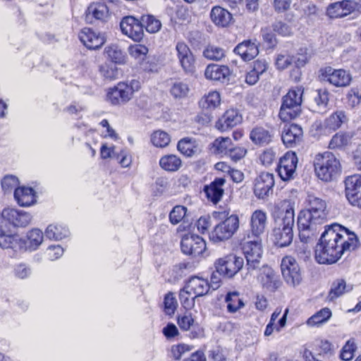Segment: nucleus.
<instances>
[{"label":"nucleus","mask_w":361,"mask_h":361,"mask_svg":"<svg viewBox=\"0 0 361 361\" xmlns=\"http://www.w3.org/2000/svg\"><path fill=\"white\" fill-rule=\"evenodd\" d=\"M357 235L339 224L329 226L322 234L314 250V257L319 264H331L336 262L346 251L357 247Z\"/></svg>","instance_id":"nucleus-1"},{"label":"nucleus","mask_w":361,"mask_h":361,"mask_svg":"<svg viewBox=\"0 0 361 361\" xmlns=\"http://www.w3.org/2000/svg\"><path fill=\"white\" fill-rule=\"evenodd\" d=\"M306 204V209L298 217L299 238L303 243L309 242L314 236L317 225L323 224L327 217L326 203L322 198L309 194Z\"/></svg>","instance_id":"nucleus-2"},{"label":"nucleus","mask_w":361,"mask_h":361,"mask_svg":"<svg viewBox=\"0 0 361 361\" xmlns=\"http://www.w3.org/2000/svg\"><path fill=\"white\" fill-rule=\"evenodd\" d=\"M286 207L282 217L275 219V226L272 230V240L274 243L281 247L288 246L293 241L294 226V207L290 201L283 203Z\"/></svg>","instance_id":"nucleus-3"},{"label":"nucleus","mask_w":361,"mask_h":361,"mask_svg":"<svg viewBox=\"0 0 361 361\" xmlns=\"http://www.w3.org/2000/svg\"><path fill=\"white\" fill-rule=\"evenodd\" d=\"M214 219L221 221L210 234L214 242H220L231 238L239 228V219L236 214H230V209L220 208L212 213Z\"/></svg>","instance_id":"nucleus-4"},{"label":"nucleus","mask_w":361,"mask_h":361,"mask_svg":"<svg viewBox=\"0 0 361 361\" xmlns=\"http://www.w3.org/2000/svg\"><path fill=\"white\" fill-rule=\"evenodd\" d=\"M314 166L317 176L325 182L336 179L341 171L339 160L330 152L317 154L314 160Z\"/></svg>","instance_id":"nucleus-5"},{"label":"nucleus","mask_w":361,"mask_h":361,"mask_svg":"<svg viewBox=\"0 0 361 361\" xmlns=\"http://www.w3.org/2000/svg\"><path fill=\"white\" fill-rule=\"evenodd\" d=\"M303 89L296 87L290 89L282 98L279 116L283 122L296 118L301 113Z\"/></svg>","instance_id":"nucleus-6"},{"label":"nucleus","mask_w":361,"mask_h":361,"mask_svg":"<svg viewBox=\"0 0 361 361\" xmlns=\"http://www.w3.org/2000/svg\"><path fill=\"white\" fill-rule=\"evenodd\" d=\"M252 238L253 239L248 235L240 243L241 250L247 262L246 267L249 272L259 267L262 255V247L260 238L258 237Z\"/></svg>","instance_id":"nucleus-7"},{"label":"nucleus","mask_w":361,"mask_h":361,"mask_svg":"<svg viewBox=\"0 0 361 361\" xmlns=\"http://www.w3.org/2000/svg\"><path fill=\"white\" fill-rule=\"evenodd\" d=\"M140 87V83L137 80H132L129 83L118 82L108 92V99L114 105L125 104L132 98L133 93Z\"/></svg>","instance_id":"nucleus-8"},{"label":"nucleus","mask_w":361,"mask_h":361,"mask_svg":"<svg viewBox=\"0 0 361 361\" xmlns=\"http://www.w3.org/2000/svg\"><path fill=\"white\" fill-rule=\"evenodd\" d=\"M214 268L217 273L226 278L233 277L244 265L243 257L230 253L218 258L214 262Z\"/></svg>","instance_id":"nucleus-9"},{"label":"nucleus","mask_w":361,"mask_h":361,"mask_svg":"<svg viewBox=\"0 0 361 361\" xmlns=\"http://www.w3.org/2000/svg\"><path fill=\"white\" fill-rule=\"evenodd\" d=\"M283 277L287 284L297 286L302 281V276L299 264L296 260L290 256L283 258L281 264Z\"/></svg>","instance_id":"nucleus-10"},{"label":"nucleus","mask_w":361,"mask_h":361,"mask_svg":"<svg viewBox=\"0 0 361 361\" xmlns=\"http://www.w3.org/2000/svg\"><path fill=\"white\" fill-rule=\"evenodd\" d=\"M321 80L327 81L336 87H347L352 80L351 75L343 69H334L326 67L320 71Z\"/></svg>","instance_id":"nucleus-11"},{"label":"nucleus","mask_w":361,"mask_h":361,"mask_svg":"<svg viewBox=\"0 0 361 361\" xmlns=\"http://www.w3.org/2000/svg\"><path fill=\"white\" fill-rule=\"evenodd\" d=\"M298 157L295 152H286L279 160L277 171L283 180L293 179L298 164Z\"/></svg>","instance_id":"nucleus-12"},{"label":"nucleus","mask_w":361,"mask_h":361,"mask_svg":"<svg viewBox=\"0 0 361 361\" xmlns=\"http://www.w3.org/2000/svg\"><path fill=\"white\" fill-rule=\"evenodd\" d=\"M121 30L135 42H140L144 36L143 25L140 20L133 16H126L120 23Z\"/></svg>","instance_id":"nucleus-13"},{"label":"nucleus","mask_w":361,"mask_h":361,"mask_svg":"<svg viewBox=\"0 0 361 361\" xmlns=\"http://www.w3.org/2000/svg\"><path fill=\"white\" fill-rule=\"evenodd\" d=\"M345 193L350 204L361 207V176L353 175L346 178Z\"/></svg>","instance_id":"nucleus-14"},{"label":"nucleus","mask_w":361,"mask_h":361,"mask_svg":"<svg viewBox=\"0 0 361 361\" xmlns=\"http://www.w3.org/2000/svg\"><path fill=\"white\" fill-rule=\"evenodd\" d=\"M182 252L188 255L197 257L206 250V243L204 239L196 235H185L180 243Z\"/></svg>","instance_id":"nucleus-15"},{"label":"nucleus","mask_w":361,"mask_h":361,"mask_svg":"<svg viewBox=\"0 0 361 361\" xmlns=\"http://www.w3.org/2000/svg\"><path fill=\"white\" fill-rule=\"evenodd\" d=\"M177 57L183 70L186 73H192L195 71L194 55L189 47L183 42H178L176 45Z\"/></svg>","instance_id":"nucleus-16"},{"label":"nucleus","mask_w":361,"mask_h":361,"mask_svg":"<svg viewBox=\"0 0 361 361\" xmlns=\"http://www.w3.org/2000/svg\"><path fill=\"white\" fill-rule=\"evenodd\" d=\"M177 57L183 70L186 73H192L195 71L194 55L189 47L183 42H178L176 45Z\"/></svg>","instance_id":"nucleus-17"},{"label":"nucleus","mask_w":361,"mask_h":361,"mask_svg":"<svg viewBox=\"0 0 361 361\" xmlns=\"http://www.w3.org/2000/svg\"><path fill=\"white\" fill-rule=\"evenodd\" d=\"M109 18V7L102 3H92L85 11V20L88 24H94L97 21L105 23Z\"/></svg>","instance_id":"nucleus-18"},{"label":"nucleus","mask_w":361,"mask_h":361,"mask_svg":"<svg viewBox=\"0 0 361 361\" xmlns=\"http://www.w3.org/2000/svg\"><path fill=\"white\" fill-rule=\"evenodd\" d=\"M274 185V175L263 172L255 180L254 193L259 199H264L272 193Z\"/></svg>","instance_id":"nucleus-19"},{"label":"nucleus","mask_w":361,"mask_h":361,"mask_svg":"<svg viewBox=\"0 0 361 361\" xmlns=\"http://www.w3.org/2000/svg\"><path fill=\"white\" fill-rule=\"evenodd\" d=\"M258 280L262 288L271 293L275 292L281 285L279 276L270 267L267 265L261 268Z\"/></svg>","instance_id":"nucleus-20"},{"label":"nucleus","mask_w":361,"mask_h":361,"mask_svg":"<svg viewBox=\"0 0 361 361\" xmlns=\"http://www.w3.org/2000/svg\"><path fill=\"white\" fill-rule=\"evenodd\" d=\"M78 37L81 42L89 49H99L105 42L102 35L88 27L83 28L80 32Z\"/></svg>","instance_id":"nucleus-21"},{"label":"nucleus","mask_w":361,"mask_h":361,"mask_svg":"<svg viewBox=\"0 0 361 361\" xmlns=\"http://www.w3.org/2000/svg\"><path fill=\"white\" fill-rule=\"evenodd\" d=\"M303 132L302 128L296 124L286 126L281 135L283 142L292 147L302 141Z\"/></svg>","instance_id":"nucleus-22"},{"label":"nucleus","mask_w":361,"mask_h":361,"mask_svg":"<svg viewBox=\"0 0 361 361\" xmlns=\"http://www.w3.org/2000/svg\"><path fill=\"white\" fill-rule=\"evenodd\" d=\"M267 213L261 209L252 212L250 216V225L252 237H258L264 233L267 226Z\"/></svg>","instance_id":"nucleus-23"},{"label":"nucleus","mask_w":361,"mask_h":361,"mask_svg":"<svg viewBox=\"0 0 361 361\" xmlns=\"http://www.w3.org/2000/svg\"><path fill=\"white\" fill-rule=\"evenodd\" d=\"M185 286L196 298L208 294L210 290L209 281L202 277L197 276H191L188 279Z\"/></svg>","instance_id":"nucleus-24"},{"label":"nucleus","mask_w":361,"mask_h":361,"mask_svg":"<svg viewBox=\"0 0 361 361\" xmlns=\"http://www.w3.org/2000/svg\"><path fill=\"white\" fill-rule=\"evenodd\" d=\"M242 121V116L237 110L228 109L224 114L218 120L216 123V127L221 130L225 131L229 128L236 126Z\"/></svg>","instance_id":"nucleus-25"},{"label":"nucleus","mask_w":361,"mask_h":361,"mask_svg":"<svg viewBox=\"0 0 361 361\" xmlns=\"http://www.w3.org/2000/svg\"><path fill=\"white\" fill-rule=\"evenodd\" d=\"M225 183V178H216L209 185L204 187L207 197L214 204H216L221 200L224 195L223 186Z\"/></svg>","instance_id":"nucleus-26"},{"label":"nucleus","mask_w":361,"mask_h":361,"mask_svg":"<svg viewBox=\"0 0 361 361\" xmlns=\"http://www.w3.org/2000/svg\"><path fill=\"white\" fill-rule=\"evenodd\" d=\"M209 16L212 23L221 27L228 26L233 19L231 13L228 10L219 6L212 8Z\"/></svg>","instance_id":"nucleus-27"},{"label":"nucleus","mask_w":361,"mask_h":361,"mask_svg":"<svg viewBox=\"0 0 361 361\" xmlns=\"http://www.w3.org/2000/svg\"><path fill=\"white\" fill-rule=\"evenodd\" d=\"M234 52L240 56L243 61H251L259 54L258 47L251 40H245L238 44L234 49Z\"/></svg>","instance_id":"nucleus-28"},{"label":"nucleus","mask_w":361,"mask_h":361,"mask_svg":"<svg viewBox=\"0 0 361 361\" xmlns=\"http://www.w3.org/2000/svg\"><path fill=\"white\" fill-rule=\"evenodd\" d=\"M0 247L4 249H12L16 255H21L23 249L22 238L18 234L0 235Z\"/></svg>","instance_id":"nucleus-29"},{"label":"nucleus","mask_w":361,"mask_h":361,"mask_svg":"<svg viewBox=\"0 0 361 361\" xmlns=\"http://www.w3.org/2000/svg\"><path fill=\"white\" fill-rule=\"evenodd\" d=\"M204 75L207 79L224 82L230 75V70L226 66L210 64L207 66Z\"/></svg>","instance_id":"nucleus-30"},{"label":"nucleus","mask_w":361,"mask_h":361,"mask_svg":"<svg viewBox=\"0 0 361 361\" xmlns=\"http://www.w3.org/2000/svg\"><path fill=\"white\" fill-rule=\"evenodd\" d=\"M273 132L262 126L255 127L250 133V138L257 145L269 144L273 138Z\"/></svg>","instance_id":"nucleus-31"},{"label":"nucleus","mask_w":361,"mask_h":361,"mask_svg":"<svg viewBox=\"0 0 361 361\" xmlns=\"http://www.w3.org/2000/svg\"><path fill=\"white\" fill-rule=\"evenodd\" d=\"M2 219L14 228L23 226V212L15 208H5L1 212Z\"/></svg>","instance_id":"nucleus-32"},{"label":"nucleus","mask_w":361,"mask_h":361,"mask_svg":"<svg viewBox=\"0 0 361 361\" xmlns=\"http://www.w3.org/2000/svg\"><path fill=\"white\" fill-rule=\"evenodd\" d=\"M352 289V285L347 284L344 279H337L333 281L327 298L329 301H334L343 294L350 292Z\"/></svg>","instance_id":"nucleus-33"},{"label":"nucleus","mask_w":361,"mask_h":361,"mask_svg":"<svg viewBox=\"0 0 361 361\" xmlns=\"http://www.w3.org/2000/svg\"><path fill=\"white\" fill-rule=\"evenodd\" d=\"M43 233L38 228L30 231L24 239V250L33 251L37 250L43 241Z\"/></svg>","instance_id":"nucleus-34"},{"label":"nucleus","mask_w":361,"mask_h":361,"mask_svg":"<svg viewBox=\"0 0 361 361\" xmlns=\"http://www.w3.org/2000/svg\"><path fill=\"white\" fill-rule=\"evenodd\" d=\"M348 7V0L336 1L329 5L326 13L331 18H342L350 14Z\"/></svg>","instance_id":"nucleus-35"},{"label":"nucleus","mask_w":361,"mask_h":361,"mask_svg":"<svg viewBox=\"0 0 361 361\" xmlns=\"http://www.w3.org/2000/svg\"><path fill=\"white\" fill-rule=\"evenodd\" d=\"M221 97L219 92L212 91L202 97L199 102V105L202 109L212 110L219 106Z\"/></svg>","instance_id":"nucleus-36"},{"label":"nucleus","mask_w":361,"mask_h":361,"mask_svg":"<svg viewBox=\"0 0 361 361\" xmlns=\"http://www.w3.org/2000/svg\"><path fill=\"white\" fill-rule=\"evenodd\" d=\"M68 235V229L62 225L50 224L45 230V236L50 240H61Z\"/></svg>","instance_id":"nucleus-37"},{"label":"nucleus","mask_w":361,"mask_h":361,"mask_svg":"<svg viewBox=\"0 0 361 361\" xmlns=\"http://www.w3.org/2000/svg\"><path fill=\"white\" fill-rule=\"evenodd\" d=\"M347 117L343 111H337L328 117L324 121V126L332 130L338 129L341 125L347 122Z\"/></svg>","instance_id":"nucleus-38"},{"label":"nucleus","mask_w":361,"mask_h":361,"mask_svg":"<svg viewBox=\"0 0 361 361\" xmlns=\"http://www.w3.org/2000/svg\"><path fill=\"white\" fill-rule=\"evenodd\" d=\"M169 91L173 98L180 99L188 95L190 87L187 82L176 80L172 82Z\"/></svg>","instance_id":"nucleus-39"},{"label":"nucleus","mask_w":361,"mask_h":361,"mask_svg":"<svg viewBox=\"0 0 361 361\" xmlns=\"http://www.w3.org/2000/svg\"><path fill=\"white\" fill-rule=\"evenodd\" d=\"M160 166L167 171H176L181 166V160L173 154L165 155L159 160Z\"/></svg>","instance_id":"nucleus-40"},{"label":"nucleus","mask_w":361,"mask_h":361,"mask_svg":"<svg viewBox=\"0 0 361 361\" xmlns=\"http://www.w3.org/2000/svg\"><path fill=\"white\" fill-rule=\"evenodd\" d=\"M225 301L227 304V310L231 313L236 312L244 306V303L237 292L228 293L226 296Z\"/></svg>","instance_id":"nucleus-41"},{"label":"nucleus","mask_w":361,"mask_h":361,"mask_svg":"<svg viewBox=\"0 0 361 361\" xmlns=\"http://www.w3.org/2000/svg\"><path fill=\"white\" fill-rule=\"evenodd\" d=\"M140 21L146 30L149 33L157 32L161 27L160 20L152 15H144L141 17Z\"/></svg>","instance_id":"nucleus-42"},{"label":"nucleus","mask_w":361,"mask_h":361,"mask_svg":"<svg viewBox=\"0 0 361 361\" xmlns=\"http://www.w3.org/2000/svg\"><path fill=\"white\" fill-rule=\"evenodd\" d=\"M232 147V142L229 137H219L213 142V148L216 154H226Z\"/></svg>","instance_id":"nucleus-43"},{"label":"nucleus","mask_w":361,"mask_h":361,"mask_svg":"<svg viewBox=\"0 0 361 361\" xmlns=\"http://www.w3.org/2000/svg\"><path fill=\"white\" fill-rule=\"evenodd\" d=\"M331 316V310L327 308H323L316 314L312 315L307 321V324L310 326H314L326 322Z\"/></svg>","instance_id":"nucleus-44"},{"label":"nucleus","mask_w":361,"mask_h":361,"mask_svg":"<svg viewBox=\"0 0 361 361\" xmlns=\"http://www.w3.org/2000/svg\"><path fill=\"white\" fill-rule=\"evenodd\" d=\"M178 151L186 157H192L197 152V147L189 138L180 140L177 145Z\"/></svg>","instance_id":"nucleus-45"},{"label":"nucleus","mask_w":361,"mask_h":361,"mask_svg":"<svg viewBox=\"0 0 361 361\" xmlns=\"http://www.w3.org/2000/svg\"><path fill=\"white\" fill-rule=\"evenodd\" d=\"M203 55L209 60L219 61L225 56V51L221 47L209 45L204 50Z\"/></svg>","instance_id":"nucleus-46"},{"label":"nucleus","mask_w":361,"mask_h":361,"mask_svg":"<svg viewBox=\"0 0 361 361\" xmlns=\"http://www.w3.org/2000/svg\"><path fill=\"white\" fill-rule=\"evenodd\" d=\"M152 144L158 147H165L170 142V136L164 131H155L151 137Z\"/></svg>","instance_id":"nucleus-47"},{"label":"nucleus","mask_w":361,"mask_h":361,"mask_svg":"<svg viewBox=\"0 0 361 361\" xmlns=\"http://www.w3.org/2000/svg\"><path fill=\"white\" fill-rule=\"evenodd\" d=\"M128 51L132 57L141 62L147 57L149 49L145 45L137 44L130 45Z\"/></svg>","instance_id":"nucleus-48"},{"label":"nucleus","mask_w":361,"mask_h":361,"mask_svg":"<svg viewBox=\"0 0 361 361\" xmlns=\"http://www.w3.org/2000/svg\"><path fill=\"white\" fill-rule=\"evenodd\" d=\"M140 68L147 73H157L160 68L158 61L154 56H147L140 62Z\"/></svg>","instance_id":"nucleus-49"},{"label":"nucleus","mask_w":361,"mask_h":361,"mask_svg":"<svg viewBox=\"0 0 361 361\" xmlns=\"http://www.w3.org/2000/svg\"><path fill=\"white\" fill-rule=\"evenodd\" d=\"M99 73L101 75L107 80H115L118 77V69L113 64L104 63L99 66Z\"/></svg>","instance_id":"nucleus-50"},{"label":"nucleus","mask_w":361,"mask_h":361,"mask_svg":"<svg viewBox=\"0 0 361 361\" xmlns=\"http://www.w3.org/2000/svg\"><path fill=\"white\" fill-rule=\"evenodd\" d=\"M187 208L184 206L177 205L173 208L169 214V220L172 224L180 223L186 215Z\"/></svg>","instance_id":"nucleus-51"},{"label":"nucleus","mask_w":361,"mask_h":361,"mask_svg":"<svg viewBox=\"0 0 361 361\" xmlns=\"http://www.w3.org/2000/svg\"><path fill=\"white\" fill-rule=\"evenodd\" d=\"M191 294H192V293L190 290H188L185 286L180 290L179 299L181 305L185 309H190L195 305V299L196 297L194 295V297L190 298Z\"/></svg>","instance_id":"nucleus-52"},{"label":"nucleus","mask_w":361,"mask_h":361,"mask_svg":"<svg viewBox=\"0 0 361 361\" xmlns=\"http://www.w3.org/2000/svg\"><path fill=\"white\" fill-rule=\"evenodd\" d=\"M288 313V310L286 309L283 316L279 319L278 322V324L275 326L274 324L271 322H269V324L267 325L265 331H264V336H271L273 332L274 329H275L276 331H280L282 328H283L286 326V319H287V315Z\"/></svg>","instance_id":"nucleus-53"},{"label":"nucleus","mask_w":361,"mask_h":361,"mask_svg":"<svg viewBox=\"0 0 361 361\" xmlns=\"http://www.w3.org/2000/svg\"><path fill=\"white\" fill-rule=\"evenodd\" d=\"M350 140V137L347 134L336 133L331 138L329 147L331 149L341 148L346 145Z\"/></svg>","instance_id":"nucleus-54"},{"label":"nucleus","mask_w":361,"mask_h":361,"mask_svg":"<svg viewBox=\"0 0 361 361\" xmlns=\"http://www.w3.org/2000/svg\"><path fill=\"white\" fill-rule=\"evenodd\" d=\"M107 56L114 63H121L123 61L122 51L116 45L108 46L105 48Z\"/></svg>","instance_id":"nucleus-55"},{"label":"nucleus","mask_w":361,"mask_h":361,"mask_svg":"<svg viewBox=\"0 0 361 361\" xmlns=\"http://www.w3.org/2000/svg\"><path fill=\"white\" fill-rule=\"evenodd\" d=\"M164 312L168 315L174 314L177 307V302L176 298L172 293H169L164 298Z\"/></svg>","instance_id":"nucleus-56"},{"label":"nucleus","mask_w":361,"mask_h":361,"mask_svg":"<svg viewBox=\"0 0 361 361\" xmlns=\"http://www.w3.org/2000/svg\"><path fill=\"white\" fill-rule=\"evenodd\" d=\"M271 27L274 32L282 36H290L293 33L290 26L281 20L274 22Z\"/></svg>","instance_id":"nucleus-57"},{"label":"nucleus","mask_w":361,"mask_h":361,"mask_svg":"<svg viewBox=\"0 0 361 361\" xmlns=\"http://www.w3.org/2000/svg\"><path fill=\"white\" fill-rule=\"evenodd\" d=\"M329 101V92L326 89H319L317 91L314 102L319 108L326 107Z\"/></svg>","instance_id":"nucleus-58"},{"label":"nucleus","mask_w":361,"mask_h":361,"mask_svg":"<svg viewBox=\"0 0 361 361\" xmlns=\"http://www.w3.org/2000/svg\"><path fill=\"white\" fill-rule=\"evenodd\" d=\"M37 202V194L31 187L24 186V207H30Z\"/></svg>","instance_id":"nucleus-59"},{"label":"nucleus","mask_w":361,"mask_h":361,"mask_svg":"<svg viewBox=\"0 0 361 361\" xmlns=\"http://www.w3.org/2000/svg\"><path fill=\"white\" fill-rule=\"evenodd\" d=\"M19 183L17 177L13 175H6L1 180L2 189L6 192L15 188Z\"/></svg>","instance_id":"nucleus-60"},{"label":"nucleus","mask_w":361,"mask_h":361,"mask_svg":"<svg viewBox=\"0 0 361 361\" xmlns=\"http://www.w3.org/2000/svg\"><path fill=\"white\" fill-rule=\"evenodd\" d=\"M294 56L279 55L276 60V65L279 69L283 70L293 64Z\"/></svg>","instance_id":"nucleus-61"},{"label":"nucleus","mask_w":361,"mask_h":361,"mask_svg":"<svg viewBox=\"0 0 361 361\" xmlns=\"http://www.w3.org/2000/svg\"><path fill=\"white\" fill-rule=\"evenodd\" d=\"M347 99L348 105L353 108L361 103V94L357 90L351 89L347 94Z\"/></svg>","instance_id":"nucleus-62"},{"label":"nucleus","mask_w":361,"mask_h":361,"mask_svg":"<svg viewBox=\"0 0 361 361\" xmlns=\"http://www.w3.org/2000/svg\"><path fill=\"white\" fill-rule=\"evenodd\" d=\"M193 323L194 319L192 318L191 314H185L178 317V324L182 330H189Z\"/></svg>","instance_id":"nucleus-63"},{"label":"nucleus","mask_w":361,"mask_h":361,"mask_svg":"<svg viewBox=\"0 0 361 361\" xmlns=\"http://www.w3.org/2000/svg\"><path fill=\"white\" fill-rule=\"evenodd\" d=\"M276 159V154L272 149H267L259 157V160L265 166H270Z\"/></svg>","instance_id":"nucleus-64"}]
</instances>
